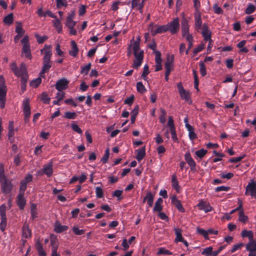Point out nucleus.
Returning a JSON list of instances; mask_svg holds the SVG:
<instances>
[{"label":"nucleus","instance_id":"1","mask_svg":"<svg viewBox=\"0 0 256 256\" xmlns=\"http://www.w3.org/2000/svg\"><path fill=\"white\" fill-rule=\"evenodd\" d=\"M12 71L17 77H22L25 75H28L26 64L22 63L18 68L16 62H12L10 66Z\"/></svg>","mask_w":256,"mask_h":256},{"label":"nucleus","instance_id":"2","mask_svg":"<svg viewBox=\"0 0 256 256\" xmlns=\"http://www.w3.org/2000/svg\"><path fill=\"white\" fill-rule=\"evenodd\" d=\"M6 92L4 80L2 76H0V106L2 108H4L5 106Z\"/></svg>","mask_w":256,"mask_h":256},{"label":"nucleus","instance_id":"3","mask_svg":"<svg viewBox=\"0 0 256 256\" xmlns=\"http://www.w3.org/2000/svg\"><path fill=\"white\" fill-rule=\"evenodd\" d=\"M168 31L172 34H176L180 30V21L178 18H174L172 22L166 24Z\"/></svg>","mask_w":256,"mask_h":256},{"label":"nucleus","instance_id":"4","mask_svg":"<svg viewBox=\"0 0 256 256\" xmlns=\"http://www.w3.org/2000/svg\"><path fill=\"white\" fill-rule=\"evenodd\" d=\"M133 42L132 50L135 59L138 60H142L144 59V52L140 50V42L135 41L134 39L131 40Z\"/></svg>","mask_w":256,"mask_h":256},{"label":"nucleus","instance_id":"5","mask_svg":"<svg viewBox=\"0 0 256 256\" xmlns=\"http://www.w3.org/2000/svg\"><path fill=\"white\" fill-rule=\"evenodd\" d=\"M0 182L1 184V191L5 194L11 193L14 187L12 180L7 178Z\"/></svg>","mask_w":256,"mask_h":256},{"label":"nucleus","instance_id":"6","mask_svg":"<svg viewBox=\"0 0 256 256\" xmlns=\"http://www.w3.org/2000/svg\"><path fill=\"white\" fill-rule=\"evenodd\" d=\"M51 48L52 46L50 45H45L44 48L41 50V53L44 54L42 58L43 62H52L50 61L52 56Z\"/></svg>","mask_w":256,"mask_h":256},{"label":"nucleus","instance_id":"7","mask_svg":"<svg viewBox=\"0 0 256 256\" xmlns=\"http://www.w3.org/2000/svg\"><path fill=\"white\" fill-rule=\"evenodd\" d=\"M249 194L252 198H256V182L254 181L249 183L246 186V194Z\"/></svg>","mask_w":256,"mask_h":256},{"label":"nucleus","instance_id":"8","mask_svg":"<svg viewBox=\"0 0 256 256\" xmlns=\"http://www.w3.org/2000/svg\"><path fill=\"white\" fill-rule=\"evenodd\" d=\"M174 61V55L168 56L166 58V60L164 63L165 73L170 74L173 70V62Z\"/></svg>","mask_w":256,"mask_h":256},{"label":"nucleus","instance_id":"9","mask_svg":"<svg viewBox=\"0 0 256 256\" xmlns=\"http://www.w3.org/2000/svg\"><path fill=\"white\" fill-rule=\"evenodd\" d=\"M177 87L178 90V92L180 94V95L181 97V98L183 100H184L186 101H188L190 100V94L188 92L186 91L182 84L180 82H179L178 85Z\"/></svg>","mask_w":256,"mask_h":256},{"label":"nucleus","instance_id":"10","mask_svg":"<svg viewBox=\"0 0 256 256\" xmlns=\"http://www.w3.org/2000/svg\"><path fill=\"white\" fill-rule=\"evenodd\" d=\"M201 34L206 41L212 42L211 35L212 32L208 30V26L206 24L204 23L202 26Z\"/></svg>","mask_w":256,"mask_h":256},{"label":"nucleus","instance_id":"11","mask_svg":"<svg viewBox=\"0 0 256 256\" xmlns=\"http://www.w3.org/2000/svg\"><path fill=\"white\" fill-rule=\"evenodd\" d=\"M50 245L52 246V253L58 254V242L57 236L54 234L50 235Z\"/></svg>","mask_w":256,"mask_h":256},{"label":"nucleus","instance_id":"12","mask_svg":"<svg viewBox=\"0 0 256 256\" xmlns=\"http://www.w3.org/2000/svg\"><path fill=\"white\" fill-rule=\"evenodd\" d=\"M68 83L69 82L66 78H61L56 82V88L59 92H61L67 88Z\"/></svg>","mask_w":256,"mask_h":256},{"label":"nucleus","instance_id":"13","mask_svg":"<svg viewBox=\"0 0 256 256\" xmlns=\"http://www.w3.org/2000/svg\"><path fill=\"white\" fill-rule=\"evenodd\" d=\"M184 159L189 165L192 170H195L196 169V163L192 157L190 152H187L184 154Z\"/></svg>","mask_w":256,"mask_h":256},{"label":"nucleus","instance_id":"14","mask_svg":"<svg viewBox=\"0 0 256 256\" xmlns=\"http://www.w3.org/2000/svg\"><path fill=\"white\" fill-rule=\"evenodd\" d=\"M172 204L174 205L180 212H184L185 210L180 200L177 198L176 196L174 195L171 198Z\"/></svg>","mask_w":256,"mask_h":256},{"label":"nucleus","instance_id":"15","mask_svg":"<svg viewBox=\"0 0 256 256\" xmlns=\"http://www.w3.org/2000/svg\"><path fill=\"white\" fill-rule=\"evenodd\" d=\"M54 231L57 234H60L66 231L68 227L67 226L62 225L60 222L56 220L54 224Z\"/></svg>","mask_w":256,"mask_h":256},{"label":"nucleus","instance_id":"16","mask_svg":"<svg viewBox=\"0 0 256 256\" xmlns=\"http://www.w3.org/2000/svg\"><path fill=\"white\" fill-rule=\"evenodd\" d=\"M197 206L200 210L204 211L206 213L212 210V207L210 204L203 200H200L197 204Z\"/></svg>","mask_w":256,"mask_h":256},{"label":"nucleus","instance_id":"17","mask_svg":"<svg viewBox=\"0 0 256 256\" xmlns=\"http://www.w3.org/2000/svg\"><path fill=\"white\" fill-rule=\"evenodd\" d=\"M16 204L20 210H24L26 204V200L24 198V194H18L16 198Z\"/></svg>","mask_w":256,"mask_h":256},{"label":"nucleus","instance_id":"18","mask_svg":"<svg viewBox=\"0 0 256 256\" xmlns=\"http://www.w3.org/2000/svg\"><path fill=\"white\" fill-rule=\"evenodd\" d=\"M195 27L196 29L199 31L202 29V21L201 18L200 13L199 11L196 12L194 13Z\"/></svg>","mask_w":256,"mask_h":256},{"label":"nucleus","instance_id":"19","mask_svg":"<svg viewBox=\"0 0 256 256\" xmlns=\"http://www.w3.org/2000/svg\"><path fill=\"white\" fill-rule=\"evenodd\" d=\"M44 174L46 175L48 177H50L53 174L52 163L50 162L46 165L44 166V168L42 170Z\"/></svg>","mask_w":256,"mask_h":256},{"label":"nucleus","instance_id":"20","mask_svg":"<svg viewBox=\"0 0 256 256\" xmlns=\"http://www.w3.org/2000/svg\"><path fill=\"white\" fill-rule=\"evenodd\" d=\"M156 61V72H158L162 69V59L161 58V52H156V56L155 58Z\"/></svg>","mask_w":256,"mask_h":256},{"label":"nucleus","instance_id":"21","mask_svg":"<svg viewBox=\"0 0 256 256\" xmlns=\"http://www.w3.org/2000/svg\"><path fill=\"white\" fill-rule=\"evenodd\" d=\"M35 248L39 256H46V254L44 250L43 246L38 239L36 242Z\"/></svg>","mask_w":256,"mask_h":256},{"label":"nucleus","instance_id":"22","mask_svg":"<svg viewBox=\"0 0 256 256\" xmlns=\"http://www.w3.org/2000/svg\"><path fill=\"white\" fill-rule=\"evenodd\" d=\"M168 31L166 24L158 26L156 29L152 28L150 32L152 36H154L158 34H162Z\"/></svg>","mask_w":256,"mask_h":256},{"label":"nucleus","instance_id":"23","mask_svg":"<svg viewBox=\"0 0 256 256\" xmlns=\"http://www.w3.org/2000/svg\"><path fill=\"white\" fill-rule=\"evenodd\" d=\"M22 235L23 237L26 238H29L32 237V231L28 225L26 223H25L22 226Z\"/></svg>","mask_w":256,"mask_h":256},{"label":"nucleus","instance_id":"24","mask_svg":"<svg viewBox=\"0 0 256 256\" xmlns=\"http://www.w3.org/2000/svg\"><path fill=\"white\" fill-rule=\"evenodd\" d=\"M23 106V111L24 116H26V118L30 117L31 112L29 104V100L28 99H26L24 101Z\"/></svg>","mask_w":256,"mask_h":256},{"label":"nucleus","instance_id":"25","mask_svg":"<svg viewBox=\"0 0 256 256\" xmlns=\"http://www.w3.org/2000/svg\"><path fill=\"white\" fill-rule=\"evenodd\" d=\"M154 200V195L150 192H148L146 196L144 197L143 200V203L147 202V204L150 207H152L153 206Z\"/></svg>","mask_w":256,"mask_h":256},{"label":"nucleus","instance_id":"26","mask_svg":"<svg viewBox=\"0 0 256 256\" xmlns=\"http://www.w3.org/2000/svg\"><path fill=\"white\" fill-rule=\"evenodd\" d=\"M22 54H24L26 58L28 60L32 58L30 45H23L22 48Z\"/></svg>","mask_w":256,"mask_h":256},{"label":"nucleus","instance_id":"27","mask_svg":"<svg viewBox=\"0 0 256 256\" xmlns=\"http://www.w3.org/2000/svg\"><path fill=\"white\" fill-rule=\"evenodd\" d=\"M78 50H79L76 42L74 40L71 41V50L69 51V54L74 57H76L78 54Z\"/></svg>","mask_w":256,"mask_h":256},{"label":"nucleus","instance_id":"28","mask_svg":"<svg viewBox=\"0 0 256 256\" xmlns=\"http://www.w3.org/2000/svg\"><path fill=\"white\" fill-rule=\"evenodd\" d=\"M182 36H185L189 32V25L187 20L183 19L182 22Z\"/></svg>","mask_w":256,"mask_h":256},{"label":"nucleus","instance_id":"29","mask_svg":"<svg viewBox=\"0 0 256 256\" xmlns=\"http://www.w3.org/2000/svg\"><path fill=\"white\" fill-rule=\"evenodd\" d=\"M132 1V8L139 10L140 12H142V8L144 6V1Z\"/></svg>","mask_w":256,"mask_h":256},{"label":"nucleus","instance_id":"30","mask_svg":"<svg viewBox=\"0 0 256 256\" xmlns=\"http://www.w3.org/2000/svg\"><path fill=\"white\" fill-rule=\"evenodd\" d=\"M136 152H137L136 158L138 162H140L146 155L145 146L142 148L140 149L136 150Z\"/></svg>","mask_w":256,"mask_h":256},{"label":"nucleus","instance_id":"31","mask_svg":"<svg viewBox=\"0 0 256 256\" xmlns=\"http://www.w3.org/2000/svg\"><path fill=\"white\" fill-rule=\"evenodd\" d=\"M246 249L250 252H256V240H251L246 246Z\"/></svg>","mask_w":256,"mask_h":256},{"label":"nucleus","instance_id":"32","mask_svg":"<svg viewBox=\"0 0 256 256\" xmlns=\"http://www.w3.org/2000/svg\"><path fill=\"white\" fill-rule=\"evenodd\" d=\"M186 129L188 132V136L190 140H192L197 138L196 134L194 132V130L193 126L190 124L186 126Z\"/></svg>","mask_w":256,"mask_h":256},{"label":"nucleus","instance_id":"33","mask_svg":"<svg viewBox=\"0 0 256 256\" xmlns=\"http://www.w3.org/2000/svg\"><path fill=\"white\" fill-rule=\"evenodd\" d=\"M172 188L178 193L180 192V186L178 184V182L175 174L172 176Z\"/></svg>","mask_w":256,"mask_h":256},{"label":"nucleus","instance_id":"34","mask_svg":"<svg viewBox=\"0 0 256 256\" xmlns=\"http://www.w3.org/2000/svg\"><path fill=\"white\" fill-rule=\"evenodd\" d=\"M52 66V62H43V66L40 75L42 76V74L48 72Z\"/></svg>","mask_w":256,"mask_h":256},{"label":"nucleus","instance_id":"35","mask_svg":"<svg viewBox=\"0 0 256 256\" xmlns=\"http://www.w3.org/2000/svg\"><path fill=\"white\" fill-rule=\"evenodd\" d=\"M174 230L175 232V234L176 235V238H175V242H180L184 240V238L182 236V230L179 228H174Z\"/></svg>","mask_w":256,"mask_h":256},{"label":"nucleus","instance_id":"36","mask_svg":"<svg viewBox=\"0 0 256 256\" xmlns=\"http://www.w3.org/2000/svg\"><path fill=\"white\" fill-rule=\"evenodd\" d=\"M14 22L13 14L10 13L4 18L3 22L5 24L10 26Z\"/></svg>","mask_w":256,"mask_h":256},{"label":"nucleus","instance_id":"37","mask_svg":"<svg viewBox=\"0 0 256 256\" xmlns=\"http://www.w3.org/2000/svg\"><path fill=\"white\" fill-rule=\"evenodd\" d=\"M54 26L56 30L58 33H60L62 31V24L58 19H56L53 21Z\"/></svg>","mask_w":256,"mask_h":256},{"label":"nucleus","instance_id":"38","mask_svg":"<svg viewBox=\"0 0 256 256\" xmlns=\"http://www.w3.org/2000/svg\"><path fill=\"white\" fill-rule=\"evenodd\" d=\"M78 116V114L75 112H66L64 114V118L68 120H74Z\"/></svg>","mask_w":256,"mask_h":256},{"label":"nucleus","instance_id":"39","mask_svg":"<svg viewBox=\"0 0 256 256\" xmlns=\"http://www.w3.org/2000/svg\"><path fill=\"white\" fill-rule=\"evenodd\" d=\"M136 86L138 92L140 94H143L146 91V89L141 82H138Z\"/></svg>","mask_w":256,"mask_h":256},{"label":"nucleus","instance_id":"40","mask_svg":"<svg viewBox=\"0 0 256 256\" xmlns=\"http://www.w3.org/2000/svg\"><path fill=\"white\" fill-rule=\"evenodd\" d=\"M40 100L45 104H49L50 98L46 92H42L41 94Z\"/></svg>","mask_w":256,"mask_h":256},{"label":"nucleus","instance_id":"41","mask_svg":"<svg viewBox=\"0 0 256 256\" xmlns=\"http://www.w3.org/2000/svg\"><path fill=\"white\" fill-rule=\"evenodd\" d=\"M241 235L242 237L248 238L250 240L253 239V232L251 230H244L242 232Z\"/></svg>","mask_w":256,"mask_h":256},{"label":"nucleus","instance_id":"42","mask_svg":"<svg viewBox=\"0 0 256 256\" xmlns=\"http://www.w3.org/2000/svg\"><path fill=\"white\" fill-rule=\"evenodd\" d=\"M91 66V63H88L84 66H82L80 73L84 74V76L87 75L88 73V72L90 70Z\"/></svg>","mask_w":256,"mask_h":256},{"label":"nucleus","instance_id":"43","mask_svg":"<svg viewBox=\"0 0 256 256\" xmlns=\"http://www.w3.org/2000/svg\"><path fill=\"white\" fill-rule=\"evenodd\" d=\"M16 32L18 34H21V36H23L24 34V30L22 28V24L20 22H16Z\"/></svg>","mask_w":256,"mask_h":256},{"label":"nucleus","instance_id":"44","mask_svg":"<svg viewBox=\"0 0 256 256\" xmlns=\"http://www.w3.org/2000/svg\"><path fill=\"white\" fill-rule=\"evenodd\" d=\"M158 255H172V253L164 248H160L157 252Z\"/></svg>","mask_w":256,"mask_h":256},{"label":"nucleus","instance_id":"45","mask_svg":"<svg viewBox=\"0 0 256 256\" xmlns=\"http://www.w3.org/2000/svg\"><path fill=\"white\" fill-rule=\"evenodd\" d=\"M238 220L244 223H246L248 220V217L244 215V210L239 212Z\"/></svg>","mask_w":256,"mask_h":256},{"label":"nucleus","instance_id":"46","mask_svg":"<svg viewBox=\"0 0 256 256\" xmlns=\"http://www.w3.org/2000/svg\"><path fill=\"white\" fill-rule=\"evenodd\" d=\"M256 10V6L252 4H249L247 8L245 10V12L246 14H252Z\"/></svg>","mask_w":256,"mask_h":256},{"label":"nucleus","instance_id":"47","mask_svg":"<svg viewBox=\"0 0 256 256\" xmlns=\"http://www.w3.org/2000/svg\"><path fill=\"white\" fill-rule=\"evenodd\" d=\"M42 83V79L40 78H38L30 82V86L33 88H37Z\"/></svg>","mask_w":256,"mask_h":256},{"label":"nucleus","instance_id":"48","mask_svg":"<svg viewBox=\"0 0 256 256\" xmlns=\"http://www.w3.org/2000/svg\"><path fill=\"white\" fill-rule=\"evenodd\" d=\"M200 67V72L201 75L202 76H204L206 74V67L203 62H200L199 63Z\"/></svg>","mask_w":256,"mask_h":256},{"label":"nucleus","instance_id":"49","mask_svg":"<svg viewBox=\"0 0 256 256\" xmlns=\"http://www.w3.org/2000/svg\"><path fill=\"white\" fill-rule=\"evenodd\" d=\"M1 222L0 224V228L3 232L5 230L6 226V216H0Z\"/></svg>","mask_w":256,"mask_h":256},{"label":"nucleus","instance_id":"50","mask_svg":"<svg viewBox=\"0 0 256 256\" xmlns=\"http://www.w3.org/2000/svg\"><path fill=\"white\" fill-rule=\"evenodd\" d=\"M149 73V67L148 65L146 64L144 67L143 72L142 74V77L144 80H146L147 76L148 74Z\"/></svg>","mask_w":256,"mask_h":256},{"label":"nucleus","instance_id":"51","mask_svg":"<svg viewBox=\"0 0 256 256\" xmlns=\"http://www.w3.org/2000/svg\"><path fill=\"white\" fill-rule=\"evenodd\" d=\"M196 231H197L198 233L200 234L204 238L208 239V230L206 231L204 229L198 228H196Z\"/></svg>","mask_w":256,"mask_h":256},{"label":"nucleus","instance_id":"52","mask_svg":"<svg viewBox=\"0 0 256 256\" xmlns=\"http://www.w3.org/2000/svg\"><path fill=\"white\" fill-rule=\"evenodd\" d=\"M160 121L161 123L164 124L166 121V112L164 108H160Z\"/></svg>","mask_w":256,"mask_h":256},{"label":"nucleus","instance_id":"53","mask_svg":"<svg viewBox=\"0 0 256 256\" xmlns=\"http://www.w3.org/2000/svg\"><path fill=\"white\" fill-rule=\"evenodd\" d=\"M207 152V150L202 148L196 151V154L198 157L202 158L206 154Z\"/></svg>","mask_w":256,"mask_h":256},{"label":"nucleus","instance_id":"54","mask_svg":"<svg viewBox=\"0 0 256 256\" xmlns=\"http://www.w3.org/2000/svg\"><path fill=\"white\" fill-rule=\"evenodd\" d=\"M76 24V22L72 20H70V18H66V25L69 28H72L74 27Z\"/></svg>","mask_w":256,"mask_h":256},{"label":"nucleus","instance_id":"55","mask_svg":"<svg viewBox=\"0 0 256 256\" xmlns=\"http://www.w3.org/2000/svg\"><path fill=\"white\" fill-rule=\"evenodd\" d=\"M109 156H110V151H109V149L107 148L105 151L104 154V156H102V158L101 159V162L103 164H106L108 161Z\"/></svg>","mask_w":256,"mask_h":256},{"label":"nucleus","instance_id":"56","mask_svg":"<svg viewBox=\"0 0 256 256\" xmlns=\"http://www.w3.org/2000/svg\"><path fill=\"white\" fill-rule=\"evenodd\" d=\"M72 230L74 234L77 236H80L84 234L85 230H80L78 226H74Z\"/></svg>","mask_w":256,"mask_h":256},{"label":"nucleus","instance_id":"57","mask_svg":"<svg viewBox=\"0 0 256 256\" xmlns=\"http://www.w3.org/2000/svg\"><path fill=\"white\" fill-rule=\"evenodd\" d=\"M148 48H150V49H151L153 50V52L155 54L156 56V52H160V51L157 50H156V44L154 40H152V42L150 44H148Z\"/></svg>","mask_w":256,"mask_h":256},{"label":"nucleus","instance_id":"58","mask_svg":"<svg viewBox=\"0 0 256 256\" xmlns=\"http://www.w3.org/2000/svg\"><path fill=\"white\" fill-rule=\"evenodd\" d=\"M204 48V44H201L198 47L196 48L193 51L194 56L202 51Z\"/></svg>","mask_w":256,"mask_h":256},{"label":"nucleus","instance_id":"59","mask_svg":"<svg viewBox=\"0 0 256 256\" xmlns=\"http://www.w3.org/2000/svg\"><path fill=\"white\" fill-rule=\"evenodd\" d=\"M27 188V184L25 182L21 181L20 183V187L19 194H24V192Z\"/></svg>","mask_w":256,"mask_h":256},{"label":"nucleus","instance_id":"60","mask_svg":"<svg viewBox=\"0 0 256 256\" xmlns=\"http://www.w3.org/2000/svg\"><path fill=\"white\" fill-rule=\"evenodd\" d=\"M96 196L98 198H102L104 196V192L102 188L100 187H96Z\"/></svg>","mask_w":256,"mask_h":256},{"label":"nucleus","instance_id":"61","mask_svg":"<svg viewBox=\"0 0 256 256\" xmlns=\"http://www.w3.org/2000/svg\"><path fill=\"white\" fill-rule=\"evenodd\" d=\"M230 190V187L226 186H218L215 188V192H220L222 191L228 192Z\"/></svg>","mask_w":256,"mask_h":256},{"label":"nucleus","instance_id":"62","mask_svg":"<svg viewBox=\"0 0 256 256\" xmlns=\"http://www.w3.org/2000/svg\"><path fill=\"white\" fill-rule=\"evenodd\" d=\"M71 127H72V130L74 132H75L79 134H82V130L79 128L77 124H72Z\"/></svg>","mask_w":256,"mask_h":256},{"label":"nucleus","instance_id":"63","mask_svg":"<svg viewBox=\"0 0 256 256\" xmlns=\"http://www.w3.org/2000/svg\"><path fill=\"white\" fill-rule=\"evenodd\" d=\"M134 96L133 94L131 95L130 97L127 98L124 102V104L131 105L134 101Z\"/></svg>","mask_w":256,"mask_h":256},{"label":"nucleus","instance_id":"64","mask_svg":"<svg viewBox=\"0 0 256 256\" xmlns=\"http://www.w3.org/2000/svg\"><path fill=\"white\" fill-rule=\"evenodd\" d=\"M36 38L37 42L38 44L44 43V41L48 38V37L47 36H44L42 37L38 34L36 35Z\"/></svg>","mask_w":256,"mask_h":256}]
</instances>
